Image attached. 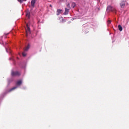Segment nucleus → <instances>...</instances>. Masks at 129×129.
Here are the masks:
<instances>
[{"mask_svg":"<svg viewBox=\"0 0 129 129\" xmlns=\"http://www.w3.org/2000/svg\"><path fill=\"white\" fill-rule=\"evenodd\" d=\"M50 8H52V5H50Z\"/></svg>","mask_w":129,"mask_h":129,"instance_id":"19","label":"nucleus"},{"mask_svg":"<svg viewBox=\"0 0 129 129\" xmlns=\"http://www.w3.org/2000/svg\"><path fill=\"white\" fill-rule=\"evenodd\" d=\"M111 23V21L110 20L108 21V24H110Z\"/></svg>","mask_w":129,"mask_h":129,"instance_id":"18","label":"nucleus"},{"mask_svg":"<svg viewBox=\"0 0 129 129\" xmlns=\"http://www.w3.org/2000/svg\"><path fill=\"white\" fill-rule=\"evenodd\" d=\"M26 55H27V54H26V53L22 52V56H23V57H26Z\"/></svg>","mask_w":129,"mask_h":129,"instance_id":"17","label":"nucleus"},{"mask_svg":"<svg viewBox=\"0 0 129 129\" xmlns=\"http://www.w3.org/2000/svg\"><path fill=\"white\" fill-rule=\"evenodd\" d=\"M120 6L121 9H124V7H125V0H121L120 3Z\"/></svg>","mask_w":129,"mask_h":129,"instance_id":"2","label":"nucleus"},{"mask_svg":"<svg viewBox=\"0 0 129 129\" xmlns=\"http://www.w3.org/2000/svg\"><path fill=\"white\" fill-rule=\"evenodd\" d=\"M67 9H69V10H70L71 8L70 7V4H68L67 5Z\"/></svg>","mask_w":129,"mask_h":129,"instance_id":"16","label":"nucleus"},{"mask_svg":"<svg viewBox=\"0 0 129 129\" xmlns=\"http://www.w3.org/2000/svg\"><path fill=\"white\" fill-rule=\"evenodd\" d=\"M16 84H17V85H18L19 86H20V85H21L22 84V81L19 80V81H17Z\"/></svg>","mask_w":129,"mask_h":129,"instance_id":"11","label":"nucleus"},{"mask_svg":"<svg viewBox=\"0 0 129 129\" xmlns=\"http://www.w3.org/2000/svg\"><path fill=\"white\" fill-rule=\"evenodd\" d=\"M118 30L120 31V32H121L122 31V27L120 25H119L118 26Z\"/></svg>","mask_w":129,"mask_h":129,"instance_id":"12","label":"nucleus"},{"mask_svg":"<svg viewBox=\"0 0 129 129\" xmlns=\"http://www.w3.org/2000/svg\"><path fill=\"white\" fill-rule=\"evenodd\" d=\"M12 76H21V72L18 71H12L11 72Z\"/></svg>","mask_w":129,"mask_h":129,"instance_id":"1","label":"nucleus"},{"mask_svg":"<svg viewBox=\"0 0 129 129\" xmlns=\"http://www.w3.org/2000/svg\"><path fill=\"white\" fill-rule=\"evenodd\" d=\"M107 10L109 11V12H111V10H112V7L109 6H108L107 8Z\"/></svg>","mask_w":129,"mask_h":129,"instance_id":"8","label":"nucleus"},{"mask_svg":"<svg viewBox=\"0 0 129 129\" xmlns=\"http://www.w3.org/2000/svg\"><path fill=\"white\" fill-rule=\"evenodd\" d=\"M26 1L27 0H18V1L20 3V4H22L23 2H26Z\"/></svg>","mask_w":129,"mask_h":129,"instance_id":"15","label":"nucleus"},{"mask_svg":"<svg viewBox=\"0 0 129 129\" xmlns=\"http://www.w3.org/2000/svg\"><path fill=\"white\" fill-rule=\"evenodd\" d=\"M26 27H27V29H26V36L28 37V34H30V33H31V31L30 30V27H29V26L28 25V24H26Z\"/></svg>","mask_w":129,"mask_h":129,"instance_id":"3","label":"nucleus"},{"mask_svg":"<svg viewBox=\"0 0 129 129\" xmlns=\"http://www.w3.org/2000/svg\"><path fill=\"white\" fill-rule=\"evenodd\" d=\"M26 16L27 17V18H30V12L27 11L26 12Z\"/></svg>","mask_w":129,"mask_h":129,"instance_id":"13","label":"nucleus"},{"mask_svg":"<svg viewBox=\"0 0 129 129\" xmlns=\"http://www.w3.org/2000/svg\"><path fill=\"white\" fill-rule=\"evenodd\" d=\"M17 88H18L17 86L11 88L10 90H9V92H11V91H13V90H15V89H17Z\"/></svg>","mask_w":129,"mask_h":129,"instance_id":"9","label":"nucleus"},{"mask_svg":"<svg viewBox=\"0 0 129 129\" xmlns=\"http://www.w3.org/2000/svg\"><path fill=\"white\" fill-rule=\"evenodd\" d=\"M76 6V4H75V3H72V8L74 9Z\"/></svg>","mask_w":129,"mask_h":129,"instance_id":"14","label":"nucleus"},{"mask_svg":"<svg viewBox=\"0 0 129 129\" xmlns=\"http://www.w3.org/2000/svg\"><path fill=\"white\" fill-rule=\"evenodd\" d=\"M29 49H30V44H28L27 47H26L24 49V51L25 52H27V51H29Z\"/></svg>","mask_w":129,"mask_h":129,"instance_id":"7","label":"nucleus"},{"mask_svg":"<svg viewBox=\"0 0 129 129\" xmlns=\"http://www.w3.org/2000/svg\"><path fill=\"white\" fill-rule=\"evenodd\" d=\"M111 12H112V13H115V14H116V9L115 8L112 7V10Z\"/></svg>","mask_w":129,"mask_h":129,"instance_id":"10","label":"nucleus"},{"mask_svg":"<svg viewBox=\"0 0 129 129\" xmlns=\"http://www.w3.org/2000/svg\"><path fill=\"white\" fill-rule=\"evenodd\" d=\"M35 4H36V0H32L31 2V5L32 7H33V8L35 7Z\"/></svg>","mask_w":129,"mask_h":129,"instance_id":"5","label":"nucleus"},{"mask_svg":"<svg viewBox=\"0 0 129 129\" xmlns=\"http://www.w3.org/2000/svg\"><path fill=\"white\" fill-rule=\"evenodd\" d=\"M69 9L65 8V12L64 13V15H68V13H69Z\"/></svg>","mask_w":129,"mask_h":129,"instance_id":"6","label":"nucleus"},{"mask_svg":"<svg viewBox=\"0 0 129 129\" xmlns=\"http://www.w3.org/2000/svg\"><path fill=\"white\" fill-rule=\"evenodd\" d=\"M56 13H57L56 14L57 16H59L60 14H62L63 13V10L61 9H57Z\"/></svg>","mask_w":129,"mask_h":129,"instance_id":"4","label":"nucleus"}]
</instances>
